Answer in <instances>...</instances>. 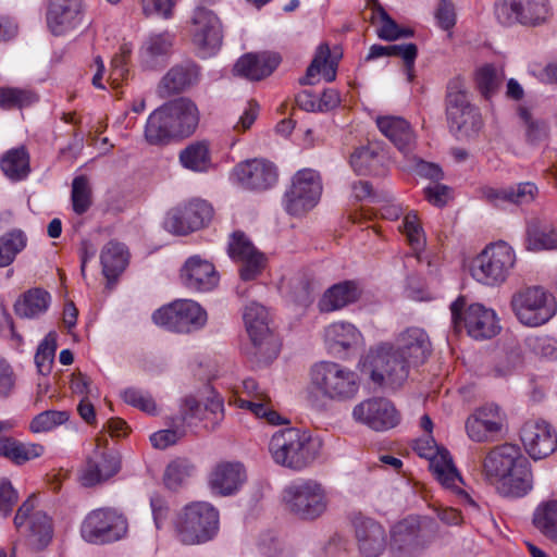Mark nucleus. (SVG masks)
I'll return each mask as SVG.
<instances>
[{
  "mask_svg": "<svg viewBox=\"0 0 557 557\" xmlns=\"http://www.w3.org/2000/svg\"><path fill=\"white\" fill-rule=\"evenodd\" d=\"M511 205L528 206L536 200L540 195L537 185L533 182H520L510 185Z\"/></svg>",
  "mask_w": 557,
  "mask_h": 557,
  "instance_id": "0e129e2a",
  "label": "nucleus"
},
{
  "mask_svg": "<svg viewBox=\"0 0 557 557\" xmlns=\"http://www.w3.org/2000/svg\"><path fill=\"white\" fill-rule=\"evenodd\" d=\"M199 123V110L189 98L181 97L156 109L145 127V137L151 145L168 144L173 138L190 136Z\"/></svg>",
  "mask_w": 557,
  "mask_h": 557,
  "instance_id": "f03ea898",
  "label": "nucleus"
},
{
  "mask_svg": "<svg viewBox=\"0 0 557 557\" xmlns=\"http://www.w3.org/2000/svg\"><path fill=\"white\" fill-rule=\"evenodd\" d=\"M466 304L465 296H459L450 304L451 323L456 330L465 326L468 335L474 339L491 338L499 332L494 310L481 304H472L465 310Z\"/></svg>",
  "mask_w": 557,
  "mask_h": 557,
  "instance_id": "ddd939ff",
  "label": "nucleus"
},
{
  "mask_svg": "<svg viewBox=\"0 0 557 557\" xmlns=\"http://www.w3.org/2000/svg\"><path fill=\"white\" fill-rule=\"evenodd\" d=\"M502 429L499 421V408L496 405H487L476 410L466 421L468 436L474 442H484Z\"/></svg>",
  "mask_w": 557,
  "mask_h": 557,
  "instance_id": "2f4dec72",
  "label": "nucleus"
},
{
  "mask_svg": "<svg viewBox=\"0 0 557 557\" xmlns=\"http://www.w3.org/2000/svg\"><path fill=\"white\" fill-rule=\"evenodd\" d=\"M69 418L70 413L65 410H46L36 414L32 419L29 430L32 433L50 432L65 423Z\"/></svg>",
  "mask_w": 557,
  "mask_h": 557,
  "instance_id": "5fc2aeb1",
  "label": "nucleus"
},
{
  "mask_svg": "<svg viewBox=\"0 0 557 557\" xmlns=\"http://www.w3.org/2000/svg\"><path fill=\"white\" fill-rule=\"evenodd\" d=\"M431 342L423 329L408 327L397 338V347L382 343L364 357L361 372L380 387L397 389L407 381L409 368L426 361Z\"/></svg>",
  "mask_w": 557,
  "mask_h": 557,
  "instance_id": "f257e3e1",
  "label": "nucleus"
},
{
  "mask_svg": "<svg viewBox=\"0 0 557 557\" xmlns=\"http://www.w3.org/2000/svg\"><path fill=\"white\" fill-rule=\"evenodd\" d=\"M246 479L245 469L239 462H221L210 474L211 490L222 496L235 494Z\"/></svg>",
  "mask_w": 557,
  "mask_h": 557,
  "instance_id": "473e14b6",
  "label": "nucleus"
},
{
  "mask_svg": "<svg viewBox=\"0 0 557 557\" xmlns=\"http://www.w3.org/2000/svg\"><path fill=\"white\" fill-rule=\"evenodd\" d=\"M29 160L27 149L21 146L8 150L1 158L0 166L9 180L20 182L30 173Z\"/></svg>",
  "mask_w": 557,
  "mask_h": 557,
  "instance_id": "a19ab883",
  "label": "nucleus"
},
{
  "mask_svg": "<svg viewBox=\"0 0 557 557\" xmlns=\"http://www.w3.org/2000/svg\"><path fill=\"white\" fill-rule=\"evenodd\" d=\"M84 17L83 0H50L46 13L49 30L54 36L64 35L77 28Z\"/></svg>",
  "mask_w": 557,
  "mask_h": 557,
  "instance_id": "412c9836",
  "label": "nucleus"
},
{
  "mask_svg": "<svg viewBox=\"0 0 557 557\" xmlns=\"http://www.w3.org/2000/svg\"><path fill=\"white\" fill-rule=\"evenodd\" d=\"M37 101L38 96L29 89L15 87L0 88V109H23L36 103Z\"/></svg>",
  "mask_w": 557,
  "mask_h": 557,
  "instance_id": "09e8293b",
  "label": "nucleus"
},
{
  "mask_svg": "<svg viewBox=\"0 0 557 557\" xmlns=\"http://www.w3.org/2000/svg\"><path fill=\"white\" fill-rule=\"evenodd\" d=\"M523 446L531 458L543 459L557 448V434L545 421H528L520 433Z\"/></svg>",
  "mask_w": 557,
  "mask_h": 557,
  "instance_id": "4be33fe9",
  "label": "nucleus"
},
{
  "mask_svg": "<svg viewBox=\"0 0 557 557\" xmlns=\"http://www.w3.org/2000/svg\"><path fill=\"white\" fill-rule=\"evenodd\" d=\"M213 208L209 202L194 199L170 209L163 227L171 234L184 236L205 227L212 219Z\"/></svg>",
  "mask_w": 557,
  "mask_h": 557,
  "instance_id": "dca6fc26",
  "label": "nucleus"
},
{
  "mask_svg": "<svg viewBox=\"0 0 557 557\" xmlns=\"http://www.w3.org/2000/svg\"><path fill=\"white\" fill-rule=\"evenodd\" d=\"M269 451L274 462L301 471L318 456L311 434L298 428H286L275 432L269 443Z\"/></svg>",
  "mask_w": 557,
  "mask_h": 557,
  "instance_id": "20e7f679",
  "label": "nucleus"
},
{
  "mask_svg": "<svg viewBox=\"0 0 557 557\" xmlns=\"http://www.w3.org/2000/svg\"><path fill=\"white\" fill-rule=\"evenodd\" d=\"M502 82L503 76L493 64H485L475 73L476 87L486 99L491 98L496 92Z\"/></svg>",
  "mask_w": 557,
  "mask_h": 557,
  "instance_id": "6e6d98bb",
  "label": "nucleus"
},
{
  "mask_svg": "<svg viewBox=\"0 0 557 557\" xmlns=\"http://www.w3.org/2000/svg\"><path fill=\"white\" fill-rule=\"evenodd\" d=\"M185 436L184 428L160 430L150 435V443L157 449H166Z\"/></svg>",
  "mask_w": 557,
  "mask_h": 557,
  "instance_id": "774afa93",
  "label": "nucleus"
},
{
  "mask_svg": "<svg viewBox=\"0 0 557 557\" xmlns=\"http://www.w3.org/2000/svg\"><path fill=\"white\" fill-rule=\"evenodd\" d=\"M45 453L41 444L21 442L12 436L0 438V457L10 460L16 466H22L33 459L39 458Z\"/></svg>",
  "mask_w": 557,
  "mask_h": 557,
  "instance_id": "c9c22d12",
  "label": "nucleus"
},
{
  "mask_svg": "<svg viewBox=\"0 0 557 557\" xmlns=\"http://www.w3.org/2000/svg\"><path fill=\"white\" fill-rule=\"evenodd\" d=\"M201 66L195 61L185 60L173 65L161 78L158 94L161 97L182 94L199 84Z\"/></svg>",
  "mask_w": 557,
  "mask_h": 557,
  "instance_id": "5701e85b",
  "label": "nucleus"
},
{
  "mask_svg": "<svg viewBox=\"0 0 557 557\" xmlns=\"http://www.w3.org/2000/svg\"><path fill=\"white\" fill-rule=\"evenodd\" d=\"M182 165L195 172H206L211 165L209 147L205 141L190 144L180 153Z\"/></svg>",
  "mask_w": 557,
  "mask_h": 557,
  "instance_id": "a18cd8bd",
  "label": "nucleus"
},
{
  "mask_svg": "<svg viewBox=\"0 0 557 557\" xmlns=\"http://www.w3.org/2000/svg\"><path fill=\"white\" fill-rule=\"evenodd\" d=\"M521 5L520 0H496L494 13L497 21L504 26L520 24Z\"/></svg>",
  "mask_w": 557,
  "mask_h": 557,
  "instance_id": "e2e57ef3",
  "label": "nucleus"
},
{
  "mask_svg": "<svg viewBox=\"0 0 557 557\" xmlns=\"http://www.w3.org/2000/svg\"><path fill=\"white\" fill-rule=\"evenodd\" d=\"M119 470V459L104 448L97 446L81 471L79 482L85 487H92L109 480Z\"/></svg>",
  "mask_w": 557,
  "mask_h": 557,
  "instance_id": "bb28decb",
  "label": "nucleus"
},
{
  "mask_svg": "<svg viewBox=\"0 0 557 557\" xmlns=\"http://www.w3.org/2000/svg\"><path fill=\"white\" fill-rule=\"evenodd\" d=\"M219 511L207 502L186 505L175 520L178 540L186 545L206 543L219 531Z\"/></svg>",
  "mask_w": 557,
  "mask_h": 557,
  "instance_id": "39448f33",
  "label": "nucleus"
},
{
  "mask_svg": "<svg viewBox=\"0 0 557 557\" xmlns=\"http://www.w3.org/2000/svg\"><path fill=\"white\" fill-rule=\"evenodd\" d=\"M232 176L245 189L263 191L277 183L278 172L271 161L256 158L236 164Z\"/></svg>",
  "mask_w": 557,
  "mask_h": 557,
  "instance_id": "aec40b11",
  "label": "nucleus"
},
{
  "mask_svg": "<svg viewBox=\"0 0 557 557\" xmlns=\"http://www.w3.org/2000/svg\"><path fill=\"white\" fill-rule=\"evenodd\" d=\"M246 331L255 347H260L270 336L269 313L264 306L250 302L243 314Z\"/></svg>",
  "mask_w": 557,
  "mask_h": 557,
  "instance_id": "e433bc0d",
  "label": "nucleus"
},
{
  "mask_svg": "<svg viewBox=\"0 0 557 557\" xmlns=\"http://www.w3.org/2000/svg\"><path fill=\"white\" fill-rule=\"evenodd\" d=\"M228 404L249 411L255 418L263 420L270 425L287 423V420L273 408L268 389L253 377H246L234 385L228 396Z\"/></svg>",
  "mask_w": 557,
  "mask_h": 557,
  "instance_id": "9d476101",
  "label": "nucleus"
},
{
  "mask_svg": "<svg viewBox=\"0 0 557 557\" xmlns=\"http://www.w3.org/2000/svg\"><path fill=\"white\" fill-rule=\"evenodd\" d=\"M527 249L531 251L557 249V230L547 223L532 222L527 227Z\"/></svg>",
  "mask_w": 557,
  "mask_h": 557,
  "instance_id": "37998d69",
  "label": "nucleus"
},
{
  "mask_svg": "<svg viewBox=\"0 0 557 557\" xmlns=\"http://www.w3.org/2000/svg\"><path fill=\"white\" fill-rule=\"evenodd\" d=\"M478 191L481 199L496 208H500L505 203L511 205L510 186L493 187L484 185Z\"/></svg>",
  "mask_w": 557,
  "mask_h": 557,
  "instance_id": "338daca9",
  "label": "nucleus"
},
{
  "mask_svg": "<svg viewBox=\"0 0 557 557\" xmlns=\"http://www.w3.org/2000/svg\"><path fill=\"white\" fill-rule=\"evenodd\" d=\"M72 209L77 215L85 214L92 205V190L86 175L75 176L71 190Z\"/></svg>",
  "mask_w": 557,
  "mask_h": 557,
  "instance_id": "de8ad7c7",
  "label": "nucleus"
},
{
  "mask_svg": "<svg viewBox=\"0 0 557 557\" xmlns=\"http://www.w3.org/2000/svg\"><path fill=\"white\" fill-rule=\"evenodd\" d=\"M510 307L517 320L529 327L546 324L557 312L555 296L541 286H530L516 292Z\"/></svg>",
  "mask_w": 557,
  "mask_h": 557,
  "instance_id": "6e6552de",
  "label": "nucleus"
},
{
  "mask_svg": "<svg viewBox=\"0 0 557 557\" xmlns=\"http://www.w3.org/2000/svg\"><path fill=\"white\" fill-rule=\"evenodd\" d=\"M122 399L135 408L149 414L157 412V405L151 395L137 387H127L121 393Z\"/></svg>",
  "mask_w": 557,
  "mask_h": 557,
  "instance_id": "680f3d73",
  "label": "nucleus"
},
{
  "mask_svg": "<svg viewBox=\"0 0 557 557\" xmlns=\"http://www.w3.org/2000/svg\"><path fill=\"white\" fill-rule=\"evenodd\" d=\"M379 161V154L368 147H360L350 156V165L358 175L373 174Z\"/></svg>",
  "mask_w": 557,
  "mask_h": 557,
  "instance_id": "13d9d810",
  "label": "nucleus"
},
{
  "mask_svg": "<svg viewBox=\"0 0 557 557\" xmlns=\"http://www.w3.org/2000/svg\"><path fill=\"white\" fill-rule=\"evenodd\" d=\"M372 18H377L381 22V26L376 30L379 38L387 41L399 39L400 26L389 16L377 0H374Z\"/></svg>",
  "mask_w": 557,
  "mask_h": 557,
  "instance_id": "052dcab7",
  "label": "nucleus"
},
{
  "mask_svg": "<svg viewBox=\"0 0 557 557\" xmlns=\"http://www.w3.org/2000/svg\"><path fill=\"white\" fill-rule=\"evenodd\" d=\"M36 497L30 495L18 507L14 517L16 530L26 536L35 550L46 548L53 536L52 519L42 510H36Z\"/></svg>",
  "mask_w": 557,
  "mask_h": 557,
  "instance_id": "2eb2a0df",
  "label": "nucleus"
},
{
  "mask_svg": "<svg viewBox=\"0 0 557 557\" xmlns=\"http://www.w3.org/2000/svg\"><path fill=\"white\" fill-rule=\"evenodd\" d=\"M400 231L406 235L407 240L414 251H420L425 246L423 228L420 224L417 212H408L403 220Z\"/></svg>",
  "mask_w": 557,
  "mask_h": 557,
  "instance_id": "4d7b16f0",
  "label": "nucleus"
},
{
  "mask_svg": "<svg viewBox=\"0 0 557 557\" xmlns=\"http://www.w3.org/2000/svg\"><path fill=\"white\" fill-rule=\"evenodd\" d=\"M281 63L274 52L246 53L234 65V73L250 81H260L271 75Z\"/></svg>",
  "mask_w": 557,
  "mask_h": 557,
  "instance_id": "7c9ffc66",
  "label": "nucleus"
},
{
  "mask_svg": "<svg viewBox=\"0 0 557 557\" xmlns=\"http://www.w3.org/2000/svg\"><path fill=\"white\" fill-rule=\"evenodd\" d=\"M129 252L127 247L116 240L107 243L100 255L103 275L109 280H115L127 267Z\"/></svg>",
  "mask_w": 557,
  "mask_h": 557,
  "instance_id": "ea45409f",
  "label": "nucleus"
},
{
  "mask_svg": "<svg viewBox=\"0 0 557 557\" xmlns=\"http://www.w3.org/2000/svg\"><path fill=\"white\" fill-rule=\"evenodd\" d=\"M152 320L170 332L188 334L201 330L207 323L208 315L198 302L178 299L156 310Z\"/></svg>",
  "mask_w": 557,
  "mask_h": 557,
  "instance_id": "f8f14e48",
  "label": "nucleus"
},
{
  "mask_svg": "<svg viewBox=\"0 0 557 557\" xmlns=\"http://www.w3.org/2000/svg\"><path fill=\"white\" fill-rule=\"evenodd\" d=\"M320 173L312 169L299 170L292 180L290 187L284 195V208L294 216H301L312 210L322 195Z\"/></svg>",
  "mask_w": 557,
  "mask_h": 557,
  "instance_id": "4468645a",
  "label": "nucleus"
},
{
  "mask_svg": "<svg viewBox=\"0 0 557 557\" xmlns=\"http://www.w3.org/2000/svg\"><path fill=\"white\" fill-rule=\"evenodd\" d=\"M516 263L513 248L499 240L487 245L472 261L471 275L486 286L504 283Z\"/></svg>",
  "mask_w": 557,
  "mask_h": 557,
  "instance_id": "0eeeda50",
  "label": "nucleus"
},
{
  "mask_svg": "<svg viewBox=\"0 0 557 557\" xmlns=\"http://www.w3.org/2000/svg\"><path fill=\"white\" fill-rule=\"evenodd\" d=\"M355 536L363 557H379L386 547L384 528L371 518L358 515L354 518Z\"/></svg>",
  "mask_w": 557,
  "mask_h": 557,
  "instance_id": "393cba45",
  "label": "nucleus"
},
{
  "mask_svg": "<svg viewBox=\"0 0 557 557\" xmlns=\"http://www.w3.org/2000/svg\"><path fill=\"white\" fill-rule=\"evenodd\" d=\"M380 132L405 156L416 147V134L410 123L400 116L386 115L376 119Z\"/></svg>",
  "mask_w": 557,
  "mask_h": 557,
  "instance_id": "c756f323",
  "label": "nucleus"
},
{
  "mask_svg": "<svg viewBox=\"0 0 557 557\" xmlns=\"http://www.w3.org/2000/svg\"><path fill=\"white\" fill-rule=\"evenodd\" d=\"M519 116L525 124L527 137L531 143H539L547 136L548 126L546 122L533 120L528 109L520 108Z\"/></svg>",
  "mask_w": 557,
  "mask_h": 557,
  "instance_id": "69168bd1",
  "label": "nucleus"
},
{
  "mask_svg": "<svg viewBox=\"0 0 557 557\" xmlns=\"http://www.w3.org/2000/svg\"><path fill=\"white\" fill-rule=\"evenodd\" d=\"M438 528L432 518L409 516L393 527L391 548L399 557H411L433 542Z\"/></svg>",
  "mask_w": 557,
  "mask_h": 557,
  "instance_id": "423d86ee",
  "label": "nucleus"
},
{
  "mask_svg": "<svg viewBox=\"0 0 557 557\" xmlns=\"http://www.w3.org/2000/svg\"><path fill=\"white\" fill-rule=\"evenodd\" d=\"M325 344L331 355L347 359L362 339L360 331L349 322H334L324 332Z\"/></svg>",
  "mask_w": 557,
  "mask_h": 557,
  "instance_id": "a878e982",
  "label": "nucleus"
},
{
  "mask_svg": "<svg viewBox=\"0 0 557 557\" xmlns=\"http://www.w3.org/2000/svg\"><path fill=\"white\" fill-rule=\"evenodd\" d=\"M27 238L22 231H12L0 237V268L10 265L16 255L26 246Z\"/></svg>",
  "mask_w": 557,
  "mask_h": 557,
  "instance_id": "3c124183",
  "label": "nucleus"
},
{
  "mask_svg": "<svg viewBox=\"0 0 557 557\" xmlns=\"http://www.w3.org/2000/svg\"><path fill=\"white\" fill-rule=\"evenodd\" d=\"M431 469L436 480L446 488L456 490L462 494L468 500L473 503L469 495L459 488L458 484L462 483V478L454 465L453 458L448 450L443 448V453L438 458L431 462Z\"/></svg>",
  "mask_w": 557,
  "mask_h": 557,
  "instance_id": "79ce46f5",
  "label": "nucleus"
},
{
  "mask_svg": "<svg viewBox=\"0 0 557 557\" xmlns=\"http://www.w3.org/2000/svg\"><path fill=\"white\" fill-rule=\"evenodd\" d=\"M219 278L214 265L199 256L189 257L181 269L183 285L193 292H210L218 285Z\"/></svg>",
  "mask_w": 557,
  "mask_h": 557,
  "instance_id": "b1692460",
  "label": "nucleus"
},
{
  "mask_svg": "<svg viewBox=\"0 0 557 557\" xmlns=\"http://www.w3.org/2000/svg\"><path fill=\"white\" fill-rule=\"evenodd\" d=\"M361 296V289L355 281H343L329 287L318 302L321 312L341 310L356 301Z\"/></svg>",
  "mask_w": 557,
  "mask_h": 557,
  "instance_id": "72a5a7b5",
  "label": "nucleus"
},
{
  "mask_svg": "<svg viewBox=\"0 0 557 557\" xmlns=\"http://www.w3.org/2000/svg\"><path fill=\"white\" fill-rule=\"evenodd\" d=\"M359 386L358 374L334 361L315 362L309 370L307 393L313 404L320 400L349 401L358 394Z\"/></svg>",
  "mask_w": 557,
  "mask_h": 557,
  "instance_id": "7ed1b4c3",
  "label": "nucleus"
},
{
  "mask_svg": "<svg viewBox=\"0 0 557 557\" xmlns=\"http://www.w3.org/2000/svg\"><path fill=\"white\" fill-rule=\"evenodd\" d=\"M51 304V295L44 288L34 287L23 293L14 305L21 318L35 319L46 313Z\"/></svg>",
  "mask_w": 557,
  "mask_h": 557,
  "instance_id": "58836bf2",
  "label": "nucleus"
},
{
  "mask_svg": "<svg viewBox=\"0 0 557 557\" xmlns=\"http://www.w3.org/2000/svg\"><path fill=\"white\" fill-rule=\"evenodd\" d=\"M496 483L505 496L516 498L525 496L533 487V474L528 458L522 455L509 472H506Z\"/></svg>",
  "mask_w": 557,
  "mask_h": 557,
  "instance_id": "c85d7f7f",
  "label": "nucleus"
},
{
  "mask_svg": "<svg viewBox=\"0 0 557 557\" xmlns=\"http://www.w3.org/2000/svg\"><path fill=\"white\" fill-rule=\"evenodd\" d=\"M191 40L200 58L207 59L218 53L223 42V28L213 11L205 7L195 9Z\"/></svg>",
  "mask_w": 557,
  "mask_h": 557,
  "instance_id": "f3484780",
  "label": "nucleus"
},
{
  "mask_svg": "<svg viewBox=\"0 0 557 557\" xmlns=\"http://www.w3.org/2000/svg\"><path fill=\"white\" fill-rule=\"evenodd\" d=\"M227 252L233 261L240 263L239 276L243 281L257 278L265 267L264 253L242 231H235L230 236Z\"/></svg>",
  "mask_w": 557,
  "mask_h": 557,
  "instance_id": "6ab92c4d",
  "label": "nucleus"
},
{
  "mask_svg": "<svg viewBox=\"0 0 557 557\" xmlns=\"http://www.w3.org/2000/svg\"><path fill=\"white\" fill-rule=\"evenodd\" d=\"M337 64L331 59V50L327 44H320L315 50L314 57L307 67L306 75L299 79L300 85H313L317 83V76L322 75L326 82H333L336 78Z\"/></svg>",
  "mask_w": 557,
  "mask_h": 557,
  "instance_id": "4c0bfd02",
  "label": "nucleus"
},
{
  "mask_svg": "<svg viewBox=\"0 0 557 557\" xmlns=\"http://www.w3.org/2000/svg\"><path fill=\"white\" fill-rule=\"evenodd\" d=\"M520 24L537 25L545 21L548 13L547 0H520Z\"/></svg>",
  "mask_w": 557,
  "mask_h": 557,
  "instance_id": "bf43d9fd",
  "label": "nucleus"
},
{
  "mask_svg": "<svg viewBox=\"0 0 557 557\" xmlns=\"http://www.w3.org/2000/svg\"><path fill=\"white\" fill-rule=\"evenodd\" d=\"M128 529L126 517L114 508L102 507L86 515L81 524V535L89 544H112L125 537Z\"/></svg>",
  "mask_w": 557,
  "mask_h": 557,
  "instance_id": "9b49d317",
  "label": "nucleus"
},
{
  "mask_svg": "<svg viewBox=\"0 0 557 557\" xmlns=\"http://www.w3.org/2000/svg\"><path fill=\"white\" fill-rule=\"evenodd\" d=\"M174 38V34L168 30L149 35L139 52L143 66L149 70L156 69L159 65L160 59L170 53Z\"/></svg>",
  "mask_w": 557,
  "mask_h": 557,
  "instance_id": "f704fd0d",
  "label": "nucleus"
},
{
  "mask_svg": "<svg viewBox=\"0 0 557 557\" xmlns=\"http://www.w3.org/2000/svg\"><path fill=\"white\" fill-rule=\"evenodd\" d=\"M471 106L468 94L463 86L461 77H454L447 84L446 91V115L447 120L456 114L460 110H465L466 107Z\"/></svg>",
  "mask_w": 557,
  "mask_h": 557,
  "instance_id": "8fccbe9b",
  "label": "nucleus"
},
{
  "mask_svg": "<svg viewBox=\"0 0 557 557\" xmlns=\"http://www.w3.org/2000/svg\"><path fill=\"white\" fill-rule=\"evenodd\" d=\"M55 351L57 333L51 331L40 342L34 357L37 370L40 374L48 375L51 372Z\"/></svg>",
  "mask_w": 557,
  "mask_h": 557,
  "instance_id": "864d4df0",
  "label": "nucleus"
},
{
  "mask_svg": "<svg viewBox=\"0 0 557 557\" xmlns=\"http://www.w3.org/2000/svg\"><path fill=\"white\" fill-rule=\"evenodd\" d=\"M283 502L289 512L302 520L319 518L327 507L324 488L310 479H297L283 490Z\"/></svg>",
  "mask_w": 557,
  "mask_h": 557,
  "instance_id": "1a4fd4ad",
  "label": "nucleus"
},
{
  "mask_svg": "<svg viewBox=\"0 0 557 557\" xmlns=\"http://www.w3.org/2000/svg\"><path fill=\"white\" fill-rule=\"evenodd\" d=\"M352 418L375 432H385L396 428L401 420L395 405L384 397H371L357 404Z\"/></svg>",
  "mask_w": 557,
  "mask_h": 557,
  "instance_id": "a211bd4d",
  "label": "nucleus"
},
{
  "mask_svg": "<svg viewBox=\"0 0 557 557\" xmlns=\"http://www.w3.org/2000/svg\"><path fill=\"white\" fill-rule=\"evenodd\" d=\"M195 472V466L185 458L171 461L164 472L163 481L168 488L177 490Z\"/></svg>",
  "mask_w": 557,
  "mask_h": 557,
  "instance_id": "603ef678",
  "label": "nucleus"
},
{
  "mask_svg": "<svg viewBox=\"0 0 557 557\" xmlns=\"http://www.w3.org/2000/svg\"><path fill=\"white\" fill-rule=\"evenodd\" d=\"M533 524L545 537L557 544V500H548L537 506Z\"/></svg>",
  "mask_w": 557,
  "mask_h": 557,
  "instance_id": "c03bdc74",
  "label": "nucleus"
},
{
  "mask_svg": "<svg viewBox=\"0 0 557 557\" xmlns=\"http://www.w3.org/2000/svg\"><path fill=\"white\" fill-rule=\"evenodd\" d=\"M520 447L516 444H503L492 448L483 460L485 478L496 483L506 472H509L517 460L522 456Z\"/></svg>",
  "mask_w": 557,
  "mask_h": 557,
  "instance_id": "cd10ccee",
  "label": "nucleus"
},
{
  "mask_svg": "<svg viewBox=\"0 0 557 557\" xmlns=\"http://www.w3.org/2000/svg\"><path fill=\"white\" fill-rule=\"evenodd\" d=\"M447 121L453 132L465 136L475 135L483 125L481 113L473 104L460 110L455 117L451 116Z\"/></svg>",
  "mask_w": 557,
  "mask_h": 557,
  "instance_id": "49530a36",
  "label": "nucleus"
}]
</instances>
